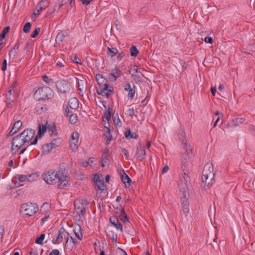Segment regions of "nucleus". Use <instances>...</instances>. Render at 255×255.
I'll list each match as a JSON object with an SVG mask.
<instances>
[{
    "mask_svg": "<svg viewBox=\"0 0 255 255\" xmlns=\"http://www.w3.org/2000/svg\"><path fill=\"white\" fill-rule=\"evenodd\" d=\"M42 177L43 180L48 184L58 183L57 187L59 189L65 187L69 181V178L66 175L53 169L46 171L43 174Z\"/></svg>",
    "mask_w": 255,
    "mask_h": 255,
    "instance_id": "nucleus-1",
    "label": "nucleus"
},
{
    "mask_svg": "<svg viewBox=\"0 0 255 255\" xmlns=\"http://www.w3.org/2000/svg\"><path fill=\"white\" fill-rule=\"evenodd\" d=\"M34 130L27 128L20 134L14 136L11 141V152L12 154H15L25 143L30 141L34 137Z\"/></svg>",
    "mask_w": 255,
    "mask_h": 255,
    "instance_id": "nucleus-2",
    "label": "nucleus"
},
{
    "mask_svg": "<svg viewBox=\"0 0 255 255\" xmlns=\"http://www.w3.org/2000/svg\"><path fill=\"white\" fill-rule=\"evenodd\" d=\"M213 167L211 163H207L204 167L202 171V181L208 186L212 184L214 182V173Z\"/></svg>",
    "mask_w": 255,
    "mask_h": 255,
    "instance_id": "nucleus-3",
    "label": "nucleus"
},
{
    "mask_svg": "<svg viewBox=\"0 0 255 255\" xmlns=\"http://www.w3.org/2000/svg\"><path fill=\"white\" fill-rule=\"evenodd\" d=\"M54 92L50 88L42 87L39 88L34 93V98L38 101L46 100L53 97Z\"/></svg>",
    "mask_w": 255,
    "mask_h": 255,
    "instance_id": "nucleus-4",
    "label": "nucleus"
},
{
    "mask_svg": "<svg viewBox=\"0 0 255 255\" xmlns=\"http://www.w3.org/2000/svg\"><path fill=\"white\" fill-rule=\"evenodd\" d=\"M38 210V206L36 204L27 203L22 204L21 207V212L27 216L30 217L35 214Z\"/></svg>",
    "mask_w": 255,
    "mask_h": 255,
    "instance_id": "nucleus-5",
    "label": "nucleus"
},
{
    "mask_svg": "<svg viewBox=\"0 0 255 255\" xmlns=\"http://www.w3.org/2000/svg\"><path fill=\"white\" fill-rule=\"evenodd\" d=\"M55 84L59 93H67L70 92L71 85L68 81L59 80L56 81Z\"/></svg>",
    "mask_w": 255,
    "mask_h": 255,
    "instance_id": "nucleus-6",
    "label": "nucleus"
},
{
    "mask_svg": "<svg viewBox=\"0 0 255 255\" xmlns=\"http://www.w3.org/2000/svg\"><path fill=\"white\" fill-rule=\"evenodd\" d=\"M114 92V88L108 84L99 87L97 89V93L98 95L105 96L109 98Z\"/></svg>",
    "mask_w": 255,
    "mask_h": 255,
    "instance_id": "nucleus-7",
    "label": "nucleus"
},
{
    "mask_svg": "<svg viewBox=\"0 0 255 255\" xmlns=\"http://www.w3.org/2000/svg\"><path fill=\"white\" fill-rule=\"evenodd\" d=\"M178 134L180 140L182 142L183 148L185 150L186 152L187 153V154H189L190 152H192V148L190 145H188L187 143L186 142V139L185 138V133L183 129H180L178 131Z\"/></svg>",
    "mask_w": 255,
    "mask_h": 255,
    "instance_id": "nucleus-8",
    "label": "nucleus"
},
{
    "mask_svg": "<svg viewBox=\"0 0 255 255\" xmlns=\"http://www.w3.org/2000/svg\"><path fill=\"white\" fill-rule=\"evenodd\" d=\"M79 136V133L77 131H74L72 134L70 147L73 151H75L78 149Z\"/></svg>",
    "mask_w": 255,
    "mask_h": 255,
    "instance_id": "nucleus-9",
    "label": "nucleus"
},
{
    "mask_svg": "<svg viewBox=\"0 0 255 255\" xmlns=\"http://www.w3.org/2000/svg\"><path fill=\"white\" fill-rule=\"evenodd\" d=\"M181 204L184 215L185 217H187L189 212V203L186 196H184L181 199Z\"/></svg>",
    "mask_w": 255,
    "mask_h": 255,
    "instance_id": "nucleus-10",
    "label": "nucleus"
},
{
    "mask_svg": "<svg viewBox=\"0 0 255 255\" xmlns=\"http://www.w3.org/2000/svg\"><path fill=\"white\" fill-rule=\"evenodd\" d=\"M48 5V3L45 0H41L39 1L37 5L36 8L32 15V17L33 16H37L40 14V11L42 10L45 9Z\"/></svg>",
    "mask_w": 255,
    "mask_h": 255,
    "instance_id": "nucleus-11",
    "label": "nucleus"
},
{
    "mask_svg": "<svg viewBox=\"0 0 255 255\" xmlns=\"http://www.w3.org/2000/svg\"><path fill=\"white\" fill-rule=\"evenodd\" d=\"M46 131V127L45 126H43L42 124H38V131L37 132V134L36 136V137L34 139V140L31 142L30 145H35L37 143L38 138H41V136L44 134L45 132Z\"/></svg>",
    "mask_w": 255,
    "mask_h": 255,
    "instance_id": "nucleus-12",
    "label": "nucleus"
},
{
    "mask_svg": "<svg viewBox=\"0 0 255 255\" xmlns=\"http://www.w3.org/2000/svg\"><path fill=\"white\" fill-rule=\"evenodd\" d=\"M186 154L183 155V159L182 160L181 162V169L182 170L183 174H185L186 173L189 172V170L188 168V163L186 161V159L187 157H189L190 154H187V153L186 152ZM190 152L189 153H190Z\"/></svg>",
    "mask_w": 255,
    "mask_h": 255,
    "instance_id": "nucleus-13",
    "label": "nucleus"
},
{
    "mask_svg": "<svg viewBox=\"0 0 255 255\" xmlns=\"http://www.w3.org/2000/svg\"><path fill=\"white\" fill-rule=\"evenodd\" d=\"M145 158V150L142 146L139 147L136 152V158L143 161Z\"/></svg>",
    "mask_w": 255,
    "mask_h": 255,
    "instance_id": "nucleus-14",
    "label": "nucleus"
},
{
    "mask_svg": "<svg viewBox=\"0 0 255 255\" xmlns=\"http://www.w3.org/2000/svg\"><path fill=\"white\" fill-rule=\"evenodd\" d=\"M245 121V119L244 118H238L232 120L229 126L231 127H236L239 126L241 124H243Z\"/></svg>",
    "mask_w": 255,
    "mask_h": 255,
    "instance_id": "nucleus-15",
    "label": "nucleus"
},
{
    "mask_svg": "<svg viewBox=\"0 0 255 255\" xmlns=\"http://www.w3.org/2000/svg\"><path fill=\"white\" fill-rule=\"evenodd\" d=\"M96 79L99 87L108 84L107 79L105 78L101 74H97L96 76Z\"/></svg>",
    "mask_w": 255,
    "mask_h": 255,
    "instance_id": "nucleus-16",
    "label": "nucleus"
},
{
    "mask_svg": "<svg viewBox=\"0 0 255 255\" xmlns=\"http://www.w3.org/2000/svg\"><path fill=\"white\" fill-rule=\"evenodd\" d=\"M110 222L112 224L114 225L117 229L120 230L121 232L123 231L122 225L119 223L117 218L115 217H111L110 219Z\"/></svg>",
    "mask_w": 255,
    "mask_h": 255,
    "instance_id": "nucleus-17",
    "label": "nucleus"
},
{
    "mask_svg": "<svg viewBox=\"0 0 255 255\" xmlns=\"http://www.w3.org/2000/svg\"><path fill=\"white\" fill-rule=\"evenodd\" d=\"M34 175V174H29V175H20L18 174L15 176V178H16L20 182H24L25 181H31L30 179L32 176Z\"/></svg>",
    "mask_w": 255,
    "mask_h": 255,
    "instance_id": "nucleus-18",
    "label": "nucleus"
},
{
    "mask_svg": "<svg viewBox=\"0 0 255 255\" xmlns=\"http://www.w3.org/2000/svg\"><path fill=\"white\" fill-rule=\"evenodd\" d=\"M73 232L76 238L79 240H82L83 238V235L81 232V228L79 225H76L73 229Z\"/></svg>",
    "mask_w": 255,
    "mask_h": 255,
    "instance_id": "nucleus-19",
    "label": "nucleus"
},
{
    "mask_svg": "<svg viewBox=\"0 0 255 255\" xmlns=\"http://www.w3.org/2000/svg\"><path fill=\"white\" fill-rule=\"evenodd\" d=\"M75 206L76 210V212L79 216L83 217L86 212V207L84 206V204L83 203H80L78 206H77L76 204H75Z\"/></svg>",
    "mask_w": 255,
    "mask_h": 255,
    "instance_id": "nucleus-20",
    "label": "nucleus"
},
{
    "mask_svg": "<svg viewBox=\"0 0 255 255\" xmlns=\"http://www.w3.org/2000/svg\"><path fill=\"white\" fill-rule=\"evenodd\" d=\"M42 126L46 127V130L48 129L50 135L57 134V130L54 125H49L47 122L45 125H44L42 124Z\"/></svg>",
    "mask_w": 255,
    "mask_h": 255,
    "instance_id": "nucleus-21",
    "label": "nucleus"
},
{
    "mask_svg": "<svg viewBox=\"0 0 255 255\" xmlns=\"http://www.w3.org/2000/svg\"><path fill=\"white\" fill-rule=\"evenodd\" d=\"M70 108L72 109H76L79 107V101L76 98H72L68 101Z\"/></svg>",
    "mask_w": 255,
    "mask_h": 255,
    "instance_id": "nucleus-22",
    "label": "nucleus"
},
{
    "mask_svg": "<svg viewBox=\"0 0 255 255\" xmlns=\"http://www.w3.org/2000/svg\"><path fill=\"white\" fill-rule=\"evenodd\" d=\"M52 145H54L53 143L52 144H50L49 143L44 144L42 148V154H46L49 153L52 149L54 148Z\"/></svg>",
    "mask_w": 255,
    "mask_h": 255,
    "instance_id": "nucleus-23",
    "label": "nucleus"
},
{
    "mask_svg": "<svg viewBox=\"0 0 255 255\" xmlns=\"http://www.w3.org/2000/svg\"><path fill=\"white\" fill-rule=\"evenodd\" d=\"M69 233L64 229L61 228L58 232L57 239H66L69 237Z\"/></svg>",
    "mask_w": 255,
    "mask_h": 255,
    "instance_id": "nucleus-24",
    "label": "nucleus"
},
{
    "mask_svg": "<svg viewBox=\"0 0 255 255\" xmlns=\"http://www.w3.org/2000/svg\"><path fill=\"white\" fill-rule=\"evenodd\" d=\"M104 127L108 129V133L107 140L106 141V143H107V144H109L111 141L112 139V137H113L112 135L111 134V129L110 128L109 123H107V124L105 123Z\"/></svg>",
    "mask_w": 255,
    "mask_h": 255,
    "instance_id": "nucleus-25",
    "label": "nucleus"
},
{
    "mask_svg": "<svg viewBox=\"0 0 255 255\" xmlns=\"http://www.w3.org/2000/svg\"><path fill=\"white\" fill-rule=\"evenodd\" d=\"M119 218L124 223H126L128 222V216L124 209L122 210L121 214L119 215Z\"/></svg>",
    "mask_w": 255,
    "mask_h": 255,
    "instance_id": "nucleus-26",
    "label": "nucleus"
},
{
    "mask_svg": "<svg viewBox=\"0 0 255 255\" xmlns=\"http://www.w3.org/2000/svg\"><path fill=\"white\" fill-rule=\"evenodd\" d=\"M121 180L124 184L128 183L129 185L131 183V180L129 177V176L124 172L123 174L121 175Z\"/></svg>",
    "mask_w": 255,
    "mask_h": 255,
    "instance_id": "nucleus-27",
    "label": "nucleus"
},
{
    "mask_svg": "<svg viewBox=\"0 0 255 255\" xmlns=\"http://www.w3.org/2000/svg\"><path fill=\"white\" fill-rule=\"evenodd\" d=\"M66 36V32L64 31H61L58 33L56 36L55 40L57 43L61 42L63 39Z\"/></svg>",
    "mask_w": 255,
    "mask_h": 255,
    "instance_id": "nucleus-28",
    "label": "nucleus"
},
{
    "mask_svg": "<svg viewBox=\"0 0 255 255\" xmlns=\"http://www.w3.org/2000/svg\"><path fill=\"white\" fill-rule=\"evenodd\" d=\"M125 136L128 139L137 138L136 134L135 132H131L129 129L126 131Z\"/></svg>",
    "mask_w": 255,
    "mask_h": 255,
    "instance_id": "nucleus-29",
    "label": "nucleus"
},
{
    "mask_svg": "<svg viewBox=\"0 0 255 255\" xmlns=\"http://www.w3.org/2000/svg\"><path fill=\"white\" fill-rule=\"evenodd\" d=\"M96 184L98 187V188L100 190L104 191L105 188V185L104 182L103 180L97 179L96 181Z\"/></svg>",
    "mask_w": 255,
    "mask_h": 255,
    "instance_id": "nucleus-30",
    "label": "nucleus"
},
{
    "mask_svg": "<svg viewBox=\"0 0 255 255\" xmlns=\"http://www.w3.org/2000/svg\"><path fill=\"white\" fill-rule=\"evenodd\" d=\"M64 3H65V0H58V2L56 3L54 8L53 11H58L59 9L64 4Z\"/></svg>",
    "mask_w": 255,
    "mask_h": 255,
    "instance_id": "nucleus-31",
    "label": "nucleus"
},
{
    "mask_svg": "<svg viewBox=\"0 0 255 255\" xmlns=\"http://www.w3.org/2000/svg\"><path fill=\"white\" fill-rule=\"evenodd\" d=\"M46 110L45 107L42 105H37L36 107V113L37 114L40 115Z\"/></svg>",
    "mask_w": 255,
    "mask_h": 255,
    "instance_id": "nucleus-32",
    "label": "nucleus"
},
{
    "mask_svg": "<svg viewBox=\"0 0 255 255\" xmlns=\"http://www.w3.org/2000/svg\"><path fill=\"white\" fill-rule=\"evenodd\" d=\"M22 126V122L21 121H17L14 124L12 129L14 130V132H17L20 129V127Z\"/></svg>",
    "mask_w": 255,
    "mask_h": 255,
    "instance_id": "nucleus-33",
    "label": "nucleus"
},
{
    "mask_svg": "<svg viewBox=\"0 0 255 255\" xmlns=\"http://www.w3.org/2000/svg\"><path fill=\"white\" fill-rule=\"evenodd\" d=\"M118 52V49H108L107 54L108 56L111 58L115 56Z\"/></svg>",
    "mask_w": 255,
    "mask_h": 255,
    "instance_id": "nucleus-34",
    "label": "nucleus"
},
{
    "mask_svg": "<svg viewBox=\"0 0 255 255\" xmlns=\"http://www.w3.org/2000/svg\"><path fill=\"white\" fill-rule=\"evenodd\" d=\"M68 118H69V121L72 124H75L78 121L77 115L76 114H71Z\"/></svg>",
    "mask_w": 255,
    "mask_h": 255,
    "instance_id": "nucleus-35",
    "label": "nucleus"
},
{
    "mask_svg": "<svg viewBox=\"0 0 255 255\" xmlns=\"http://www.w3.org/2000/svg\"><path fill=\"white\" fill-rule=\"evenodd\" d=\"M112 74H114L115 76H116L117 78L120 77L121 76L122 71L120 69L119 67L116 66L115 69L112 70Z\"/></svg>",
    "mask_w": 255,
    "mask_h": 255,
    "instance_id": "nucleus-36",
    "label": "nucleus"
},
{
    "mask_svg": "<svg viewBox=\"0 0 255 255\" xmlns=\"http://www.w3.org/2000/svg\"><path fill=\"white\" fill-rule=\"evenodd\" d=\"M189 172L186 173L185 174H183V179L185 185L187 186L190 184V177L188 174Z\"/></svg>",
    "mask_w": 255,
    "mask_h": 255,
    "instance_id": "nucleus-37",
    "label": "nucleus"
},
{
    "mask_svg": "<svg viewBox=\"0 0 255 255\" xmlns=\"http://www.w3.org/2000/svg\"><path fill=\"white\" fill-rule=\"evenodd\" d=\"M135 87L134 86L133 88H131V89H129L128 91H127L128 92V99L131 100L133 98V97L135 95Z\"/></svg>",
    "mask_w": 255,
    "mask_h": 255,
    "instance_id": "nucleus-38",
    "label": "nucleus"
},
{
    "mask_svg": "<svg viewBox=\"0 0 255 255\" xmlns=\"http://www.w3.org/2000/svg\"><path fill=\"white\" fill-rule=\"evenodd\" d=\"M129 72L131 76L133 77L136 73H137L138 72V67L136 65L133 66L132 67L130 68Z\"/></svg>",
    "mask_w": 255,
    "mask_h": 255,
    "instance_id": "nucleus-39",
    "label": "nucleus"
},
{
    "mask_svg": "<svg viewBox=\"0 0 255 255\" xmlns=\"http://www.w3.org/2000/svg\"><path fill=\"white\" fill-rule=\"evenodd\" d=\"M71 59L72 60V61L77 64H80L81 65V62L80 59L77 56L76 54H72L71 56Z\"/></svg>",
    "mask_w": 255,
    "mask_h": 255,
    "instance_id": "nucleus-40",
    "label": "nucleus"
},
{
    "mask_svg": "<svg viewBox=\"0 0 255 255\" xmlns=\"http://www.w3.org/2000/svg\"><path fill=\"white\" fill-rule=\"evenodd\" d=\"M45 238V234H42L39 237H37L35 240V243L39 245H42Z\"/></svg>",
    "mask_w": 255,
    "mask_h": 255,
    "instance_id": "nucleus-41",
    "label": "nucleus"
},
{
    "mask_svg": "<svg viewBox=\"0 0 255 255\" xmlns=\"http://www.w3.org/2000/svg\"><path fill=\"white\" fill-rule=\"evenodd\" d=\"M42 79L44 82L47 84H50L51 83H54L53 80L48 77L47 75H43L42 77Z\"/></svg>",
    "mask_w": 255,
    "mask_h": 255,
    "instance_id": "nucleus-42",
    "label": "nucleus"
},
{
    "mask_svg": "<svg viewBox=\"0 0 255 255\" xmlns=\"http://www.w3.org/2000/svg\"><path fill=\"white\" fill-rule=\"evenodd\" d=\"M108 236L111 239L113 242H116L117 239V235L115 234L113 231H109L108 233Z\"/></svg>",
    "mask_w": 255,
    "mask_h": 255,
    "instance_id": "nucleus-43",
    "label": "nucleus"
},
{
    "mask_svg": "<svg viewBox=\"0 0 255 255\" xmlns=\"http://www.w3.org/2000/svg\"><path fill=\"white\" fill-rule=\"evenodd\" d=\"M31 26V24L30 22H27L26 23V24L24 25L23 31L25 33H27L30 30V27Z\"/></svg>",
    "mask_w": 255,
    "mask_h": 255,
    "instance_id": "nucleus-44",
    "label": "nucleus"
},
{
    "mask_svg": "<svg viewBox=\"0 0 255 255\" xmlns=\"http://www.w3.org/2000/svg\"><path fill=\"white\" fill-rule=\"evenodd\" d=\"M67 240H69V244H72V245H73V247H74V246L76 245H77L78 242H77V241L74 239L73 237H68Z\"/></svg>",
    "mask_w": 255,
    "mask_h": 255,
    "instance_id": "nucleus-45",
    "label": "nucleus"
},
{
    "mask_svg": "<svg viewBox=\"0 0 255 255\" xmlns=\"http://www.w3.org/2000/svg\"><path fill=\"white\" fill-rule=\"evenodd\" d=\"M72 245V244H69V242L68 240H66V243L65 244V246H64V248L67 250H69V251H71L74 248L73 245Z\"/></svg>",
    "mask_w": 255,
    "mask_h": 255,
    "instance_id": "nucleus-46",
    "label": "nucleus"
},
{
    "mask_svg": "<svg viewBox=\"0 0 255 255\" xmlns=\"http://www.w3.org/2000/svg\"><path fill=\"white\" fill-rule=\"evenodd\" d=\"M60 138H56V139H54L53 140H52L51 141V142H50L49 143L50 144H52V143H54V145H52L53 146V147L54 148H55L57 146H58L59 144H60Z\"/></svg>",
    "mask_w": 255,
    "mask_h": 255,
    "instance_id": "nucleus-47",
    "label": "nucleus"
},
{
    "mask_svg": "<svg viewBox=\"0 0 255 255\" xmlns=\"http://www.w3.org/2000/svg\"><path fill=\"white\" fill-rule=\"evenodd\" d=\"M63 109L65 110V113L67 117H69V116L72 114V111H70L67 105H63Z\"/></svg>",
    "mask_w": 255,
    "mask_h": 255,
    "instance_id": "nucleus-48",
    "label": "nucleus"
},
{
    "mask_svg": "<svg viewBox=\"0 0 255 255\" xmlns=\"http://www.w3.org/2000/svg\"><path fill=\"white\" fill-rule=\"evenodd\" d=\"M4 227L0 226V242H1L4 236Z\"/></svg>",
    "mask_w": 255,
    "mask_h": 255,
    "instance_id": "nucleus-49",
    "label": "nucleus"
},
{
    "mask_svg": "<svg viewBox=\"0 0 255 255\" xmlns=\"http://www.w3.org/2000/svg\"><path fill=\"white\" fill-rule=\"evenodd\" d=\"M126 114L130 117H132L134 114L133 108H129L127 109L126 111Z\"/></svg>",
    "mask_w": 255,
    "mask_h": 255,
    "instance_id": "nucleus-50",
    "label": "nucleus"
},
{
    "mask_svg": "<svg viewBox=\"0 0 255 255\" xmlns=\"http://www.w3.org/2000/svg\"><path fill=\"white\" fill-rule=\"evenodd\" d=\"M40 31V28H36L35 30L32 32V33L31 34V37L32 38L35 37L39 33Z\"/></svg>",
    "mask_w": 255,
    "mask_h": 255,
    "instance_id": "nucleus-51",
    "label": "nucleus"
},
{
    "mask_svg": "<svg viewBox=\"0 0 255 255\" xmlns=\"http://www.w3.org/2000/svg\"><path fill=\"white\" fill-rule=\"evenodd\" d=\"M130 55L132 56H136L139 53L138 49H130Z\"/></svg>",
    "mask_w": 255,
    "mask_h": 255,
    "instance_id": "nucleus-52",
    "label": "nucleus"
},
{
    "mask_svg": "<svg viewBox=\"0 0 255 255\" xmlns=\"http://www.w3.org/2000/svg\"><path fill=\"white\" fill-rule=\"evenodd\" d=\"M117 78H118L115 76L114 74H112V73H111L109 76V79L111 82L116 81Z\"/></svg>",
    "mask_w": 255,
    "mask_h": 255,
    "instance_id": "nucleus-53",
    "label": "nucleus"
},
{
    "mask_svg": "<svg viewBox=\"0 0 255 255\" xmlns=\"http://www.w3.org/2000/svg\"><path fill=\"white\" fill-rule=\"evenodd\" d=\"M117 116L118 117L117 119L116 118V116L114 117V124L118 126H121V125H120V124L121 123V120L120 119H119V117H118V115H117Z\"/></svg>",
    "mask_w": 255,
    "mask_h": 255,
    "instance_id": "nucleus-54",
    "label": "nucleus"
},
{
    "mask_svg": "<svg viewBox=\"0 0 255 255\" xmlns=\"http://www.w3.org/2000/svg\"><path fill=\"white\" fill-rule=\"evenodd\" d=\"M133 77H134L133 79L135 83L141 82L142 81V79L140 76L135 75Z\"/></svg>",
    "mask_w": 255,
    "mask_h": 255,
    "instance_id": "nucleus-55",
    "label": "nucleus"
},
{
    "mask_svg": "<svg viewBox=\"0 0 255 255\" xmlns=\"http://www.w3.org/2000/svg\"><path fill=\"white\" fill-rule=\"evenodd\" d=\"M5 97L6 105L8 106V105L10 104L11 102H12L13 100H11V97H9L8 94H6Z\"/></svg>",
    "mask_w": 255,
    "mask_h": 255,
    "instance_id": "nucleus-56",
    "label": "nucleus"
},
{
    "mask_svg": "<svg viewBox=\"0 0 255 255\" xmlns=\"http://www.w3.org/2000/svg\"><path fill=\"white\" fill-rule=\"evenodd\" d=\"M96 159L95 157H91L87 161V163H88V165L90 166H92V163L96 161Z\"/></svg>",
    "mask_w": 255,
    "mask_h": 255,
    "instance_id": "nucleus-57",
    "label": "nucleus"
},
{
    "mask_svg": "<svg viewBox=\"0 0 255 255\" xmlns=\"http://www.w3.org/2000/svg\"><path fill=\"white\" fill-rule=\"evenodd\" d=\"M7 61L6 59H4L2 61L1 66V70L4 71L6 69Z\"/></svg>",
    "mask_w": 255,
    "mask_h": 255,
    "instance_id": "nucleus-58",
    "label": "nucleus"
},
{
    "mask_svg": "<svg viewBox=\"0 0 255 255\" xmlns=\"http://www.w3.org/2000/svg\"><path fill=\"white\" fill-rule=\"evenodd\" d=\"M131 86L129 82H127L126 84L124 85V90L125 91H128L129 89H131Z\"/></svg>",
    "mask_w": 255,
    "mask_h": 255,
    "instance_id": "nucleus-59",
    "label": "nucleus"
},
{
    "mask_svg": "<svg viewBox=\"0 0 255 255\" xmlns=\"http://www.w3.org/2000/svg\"><path fill=\"white\" fill-rule=\"evenodd\" d=\"M9 27L6 26L3 29L1 34L4 35L5 36V35L7 33V32L9 31Z\"/></svg>",
    "mask_w": 255,
    "mask_h": 255,
    "instance_id": "nucleus-60",
    "label": "nucleus"
},
{
    "mask_svg": "<svg viewBox=\"0 0 255 255\" xmlns=\"http://www.w3.org/2000/svg\"><path fill=\"white\" fill-rule=\"evenodd\" d=\"M204 41L207 43H212L213 39L211 37H206L204 39Z\"/></svg>",
    "mask_w": 255,
    "mask_h": 255,
    "instance_id": "nucleus-61",
    "label": "nucleus"
},
{
    "mask_svg": "<svg viewBox=\"0 0 255 255\" xmlns=\"http://www.w3.org/2000/svg\"><path fill=\"white\" fill-rule=\"evenodd\" d=\"M112 111V108L109 107L108 109L105 111V115L111 117V113Z\"/></svg>",
    "mask_w": 255,
    "mask_h": 255,
    "instance_id": "nucleus-62",
    "label": "nucleus"
},
{
    "mask_svg": "<svg viewBox=\"0 0 255 255\" xmlns=\"http://www.w3.org/2000/svg\"><path fill=\"white\" fill-rule=\"evenodd\" d=\"M60 255L59 251L57 249L53 250L49 254V255Z\"/></svg>",
    "mask_w": 255,
    "mask_h": 255,
    "instance_id": "nucleus-63",
    "label": "nucleus"
},
{
    "mask_svg": "<svg viewBox=\"0 0 255 255\" xmlns=\"http://www.w3.org/2000/svg\"><path fill=\"white\" fill-rule=\"evenodd\" d=\"M125 56V54L124 52H122L121 53H119V54L117 56L118 60L121 61Z\"/></svg>",
    "mask_w": 255,
    "mask_h": 255,
    "instance_id": "nucleus-64",
    "label": "nucleus"
}]
</instances>
